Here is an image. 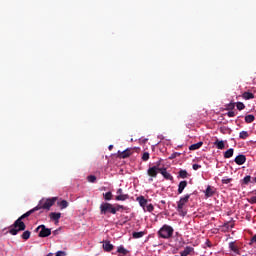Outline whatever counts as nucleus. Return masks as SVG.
<instances>
[{
    "mask_svg": "<svg viewBox=\"0 0 256 256\" xmlns=\"http://www.w3.org/2000/svg\"><path fill=\"white\" fill-rule=\"evenodd\" d=\"M37 209L34 207L33 209L29 210L28 212L24 213L22 216H20L12 226H10L8 233L10 235H17L20 231H25L27 229V225H25V222H23V219H27V217L33 215Z\"/></svg>",
    "mask_w": 256,
    "mask_h": 256,
    "instance_id": "f257e3e1",
    "label": "nucleus"
},
{
    "mask_svg": "<svg viewBox=\"0 0 256 256\" xmlns=\"http://www.w3.org/2000/svg\"><path fill=\"white\" fill-rule=\"evenodd\" d=\"M37 209L34 207L33 209L29 210L28 212L24 213L22 216H20L12 226H10L8 233L10 235H17L20 231H25L27 229V225H25V222H23V219H27V217L33 215Z\"/></svg>",
    "mask_w": 256,
    "mask_h": 256,
    "instance_id": "f03ea898",
    "label": "nucleus"
},
{
    "mask_svg": "<svg viewBox=\"0 0 256 256\" xmlns=\"http://www.w3.org/2000/svg\"><path fill=\"white\" fill-rule=\"evenodd\" d=\"M123 209V206L117 205L116 207L113 206L111 203H102L100 205V213L101 215H107V213H111L112 215H115L117 211H120Z\"/></svg>",
    "mask_w": 256,
    "mask_h": 256,
    "instance_id": "7ed1b4c3",
    "label": "nucleus"
},
{
    "mask_svg": "<svg viewBox=\"0 0 256 256\" xmlns=\"http://www.w3.org/2000/svg\"><path fill=\"white\" fill-rule=\"evenodd\" d=\"M57 201V197H52L48 199H42L39 201L38 205L35 207L36 211H41V209H51L55 205V202Z\"/></svg>",
    "mask_w": 256,
    "mask_h": 256,
    "instance_id": "20e7f679",
    "label": "nucleus"
},
{
    "mask_svg": "<svg viewBox=\"0 0 256 256\" xmlns=\"http://www.w3.org/2000/svg\"><path fill=\"white\" fill-rule=\"evenodd\" d=\"M173 231V227L166 224L158 231V235L162 239H170V237H173Z\"/></svg>",
    "mask_w": 256,
    "mask_h": 256,
    "instance_id": "39448f33",
    "label": "nucleus"
},
{
    "mask_svg": "<svg viewBox=\"0 0 256 256\" xmlns=\"http://www.w3.org/2000/svg\"><path fill=\"white\" fill-rule=\"evenodd\" d=\"M137 201L140 207L144 209V211H148V213H153L155 207L153 206V204H149V201L145 199V196L137 197Z\"/></svg>",
    "mask_w": 256,
    "mask_h": 256,
    "instance_id": "423d86ee",
    "label": "nucleus"
},
{
    "mask_svg": "<svg viewBox=\"0 0 256 256\" xmlns=\"http://www.w3.org/2000/svg\"><path fill=\"white\" fill-rule=\"evenodd\" d=\"M36 233H38V237H49L51 235V229L47 228L45 225H40L35 229Z\"/></svg>",
    "mask_w": 256,
    "mask_h": 256,
    "instance_id": "0eeeda50",
    "label": "nucleus"
},
{
    "mask_svg": "<svg viewBox=\"0 0 256 256\" xmlns=\"http://www.w3.org/2000/svg\"><path fill=\"white\" fill-rule=\"evenodd\" d=\"M158 173H161V168H158L157 166H152L148 168L147 175L151 177L149 181H153L158 175Z\"/></svg>",
    "mask_w": 256,
    "mask_h": 256,
    "instance_id": "6e6552de",
    "label": "nucleus"
},
{
    "mask_svg": "<svg viewBox=\"0 0 256 256\" xmlns=\"http://www.w3.org/2000/svg\"><path fill=\"white\" fill-rule=\"evenodd\" d=\"M191 195L187 194L184 197L180 198V200L177 202V211L181 212L183 211V207H185L186 203H189Z\"/></svg>",
    "mask_w": 256,
    "mask_h": 256,
    "instance_id": "1a4fd4ad",
    "label": "nucleus"
},
{
    "mask_svg": "<svg viewBox=\"0 0 256 256\" xmlns=\"http://www.w3.org/2000/svg\"><path fill=\"white\" fill-rule=\"evenodd\" d=\"M131 155H133V148H127L124 151H118V157H120V159H127V157H131Z\"/></svg>",
    "mask_w": 256,
    "mask_h": 256,
    "instance_id": "9d476101",
    "label": "nucleus"
},
{
    "mask_svg": "<svg viewBox=\"0 0 256 256\" xmlns=\"http://www.w3.org/2000/svg\"><path fill=\"white\" fill-rule=\"evenodd\" d=\"M160 173L162 174L164 179H166L167 181H173V176L171 175V173L167 172V168L162 167L160 169Z\"/></svg>",
    "mask_w": 256,
    "mask_h": 256,
    "instance_id": "9b49d317",
    "label": "nucleus"
},
{
    "mask_svg": "<svg viewBox=\"0 0 256 256\" xmlns=\"http://www.w3.org/2000/svg\"><path fill=\"white\" fill-rule=\"evenodd\" d=\"M103 249L106 253H111V250L115 248L110 241H103Z\"/></svg>",
    "mask_w": 256,
    "mask_h": 256,
    "instance_id": "f8f14e48",
    "label": "nucleus"
},
{
    "mask_svg": "<svg viewBox=\"0 0 256 256\" xmlns=\"http://www.w3.org/2000/svg\"><path fill=\"white\" fill-rule=\"evenodd\" d=\"M234 161H235L236 165H244L245 161H247V157H245V155H243V154H240V155L236 156Z\"/></svg>",
    "mask_w": 256,
    "mask_h": 256,
    "instance_id": "ddd939ff",
    "label": "nucleus"
},
{
    "mask_svg": "<svg viewBox=\"0 0 256 256\" xmlns=\"http://www.w3.org/2000/svg\"><path fill=\"white\" fill-rule=\"evenodd\" d=\"M49 217L52 221L59 223V220L61 219V212H51Z\"/></svg>",
    "mask_w": 256,
    "mask_h": 256,
    "instance_id": "4468645a",
    "label": "nucleus"
},
{
    "mask_svg": "<svg viewBox=\"0 0 256 256\" xmlns=\"http://www.w3.org/2000/svg\"><path fill=\"white\" fill-rule=\"evenodd\" d=\"M117 253H119V256H127L129 255V250L125 249L124 245H120L117 248Z\"/></svg>",
    "mask_w": 256,
    "mask_h": 256,
    "instance_id": "2eb2a0df",
    "label": "nucleus"
},
{
    "mask_svg": "<svg viewBox=\"0 0 256 256\" xmlns=\"http://www.w3.org/2000/svg\"><path fill=\"white\" fill-rule=\"evenodd\" d=\"M185 187H187V181L183 180L178 185V195H181V193H183V191H185Z\"/></svg>",
    "mask_w": 256,
    "mask_h": 256,
    "instance_id": "dca6fc26",
    "label": "nucleus"
},
{
    "mask_svg": "<svg viewBox=\"0 0 256 256\" xmlns=\"http://www.w3.org/2000/svg\"><path fill=\"white\" fill-rule=\"evenodd\" d=\"M214 145L217 147V149H220V150L225 149V142H224L223 140L217 139V140L214 142Z\"/></svg>",
    "mask_w": 256,
    "mask_h": 256,
    "instance_id": "f3484780",
    "label": "nucleus"
},
{
    "mask_svg": "<svg viewBox=\"0 0 256 256\" xmlns=\"http://www.w3.org/2000/svg\"><path fill=\"white\" fill-rule=\"evenodd\" d=\"M215 195V190L211 186H207L206 191H205V196L206 197H213Z\"/></svg>",
    "mask_w": 256,
    "mask_h": 256,
    "instance_id": "a211bd4d",
    "label": "nucleus"
},
{
    "mask_svg": "<svg viewBox=\"0 0 256 256\" xmlns=\"http://www.w3.org/2000/svg\"><path fill=\"white\" fill-rule=\"evenodd\" d=\"M242 98L245 99V101H249V99H255V95L251 92H244Z\"/></svg>",
    "mask_w": 256,
    "mask_h": 256,
    "instance_id": "6ab92c4d",
    "label": "nucleus"
},
{
    "mask_svg": "<svg viewBox=\"0 0 256 256\" xmlns=\"http://www.w3.org/2000/svg\"><path fill=\"white\" fill-rule=\"evenodd\" d=\"M201 147H203V142H198L196 144H192L189 147L190 151H197V149H201Z\"/></svg>",
    "mask_w": 256,
    "mask_h": 256,
    "instance_id": "aec40b11",
    "label": "nucleus"
},
{
    "mask_svg": "<svg viewBox=\"0 0 256 256\" xmlns=\"http://www.w3.org/2000/svg\"><path fill=\"white\" fill-rule=\"evenodd\" d=\"M191 253H193V247L191 246H187L184 251L180 252L181 256H187L190 255Z\"/></svg>",
    "mask_w": 256,
    "mask_h": 256,
    "instance_id": "412c9836",
    "label": "nucleus"
},
{
    "mask_svg": "<svg viewBox=\"0 0 256 256\" xmlns=\"http://www.w3.org/2000/svg\"><path fill=\"white\" fill-rule=\"evenodd\" d=\"M233 153H235L233 148L228 149L226 152H224V159H231V157H233Z\"/></svg>",
    "mask_w": 256,
    "mask_h": 256,
    "instance_id": "4be33fe9",
    "label": "nucleus"
},
{
    "mask_svg": "<svg viewBox=\"0 0 256 256\" xmlns=\"http://www.w3.org/2000/svg\"><path fill=\"white\" fill-rule=\"evenodd\" d=\"M127 199H129L127 194H120L115 197L116 201H127Z\"/></svg>",
    "mask_w": 256,
    "mask_h": 256,
    "instance_id": "5701e85b",
    "label": "nucleus"
},
{
    "mask_svg": "<svg viewBox=\"0 0 256 256\" xmlns=\"http://www.w3.org/2000/svg\"><path fill=\"white\" fill-rule=\"evenodd\" d=\"M21 238L24 239V241H27L31 238V231L26 230L22 233Z\"/></svg>",
    "mask_w": 256,
    "mask_h": 256,
    "instance_id": "b1692460",
    "label": "nucleus"
},
{
    "mask_svg": "<svg viewBox=\"0 0 256 256\" xmlns=\"http://www.w3.org/2000/svg\"><path fill=\"white\" fill-rule=\"evenodd\" d=\"M178 177H180V179H187V177H189V174L187 173V170H180Z\"/></svg>",
    "mask_w": 256,
    "mask_h": 256,
    "instance_id": "393cba45",
    "label": "nucleus"
},
{
    "mask_svg": "<svg viewBox=\"0 0 256 256\" xmlns=\"http://www.w3.org/2000/svg\"><path fill=\"white\" fill-rule=\"evenodd\" d=\"M253 121H255V116L253 114H249L245 116L246 123H253Z\"/></svg>",
    "mask_w": 256,
    "mask_h": 256,
    "instance_id": "a878e982",
    "label": "nucleus"
},
{
    "mask_svg": "<svg viewBox=\"0 0 256 256\" xmlns=\"http://www.w3.org/2000/svg\"><path fill=\"white\" fill-rule=\"evenodd\" d=\"M143 235H145V232H133L132 233L133 239H141V237H143Z\"/></svg>",
    "mask_w": 256,
    "mask_h": 256,
    "instance_id": "bb28decb",
    "label": "nucleus"
},
{
    "mask_svg": "<svg viewBox=\"0 0 256 256\" xmlns=\"http://www.w3.org/2000/svg\"><path fill=\"white\" fill-rule=\"evenodd\" d=\"M58 205L61 209H67V207H69V202H67V200H62Z\"/></svg>",
    "mask_w": 256,
    "mask_h": 256,
    "instance_id": "cd10ccee",
    "label": "nucleus"
},
{
    "mask_svg": "<svg viewBox=\"0 0 256 256\" xmlns=\"http://www.w3.org/2000/svg\"><path fill=\"white\" fill-rule=\"evenodd\" d=\"M103 197H104L105 201H111V199H113V193L106 192L103 194Z\"/></svg>",
    "mask_w": 256,
    "mask_h": 256,
    "instance_id": "c85d7f7f",
    "label": "nucleus"
},
{
    "mask_svg": "<svg viewBox=\"0 0 256 256\" xmlns=\"http://www.w3.org/2000/svg\"><path fill=\"white\" fill-rule=\"evenodd\" d=\"M249 183H251V176L248 175L243 178L242 185H249Z\"/></svg>",
    "mask_w": 256,
    "mask_h": 256,
    "instance_id": "c756f323",
    "label": "nucleus"
},
{
    "mask_svg": "<svg viewBox=\"0 0 256 256\" xmlns=\"http://www.w3.org/2000/svg\"><path fill=\"white\" fill-rule=\"evenodd\" d=\"M240 139H247L249 137V132L247 131H241L239 134Z\"/></svg>",
    "mask_w": 256,
    "mask_h": 256,
    "instance_id": "7c9ffc66",
    "label": "nucleus"
},
{
    "mask_svg": "<svg viewBox=\"0 0 256 256\" xmlns=\"http://www.w3.org/2000/svg\"><path fill=\"white\" fill-rule=\"evenodd\" d=\"M236 107L238 111H243V109H245V104L243 102H237Z\"/></svg>",
    "mask_w": 256,
    "mask_h": 256,
    "instance_id": "2f4dec72",
    "label": "nucleus"
},
{
    "mask_svg": "<svg viewBox=\"0 0 256 256\" xmlns=\"http://www.w3.org/2000/svg\"><path fill=\"white\" fill-rule=\"evenodd\" d=\"M87 181L89 183H95L97 181V177L95 175H90L87 177Z\"/></svg>",
    "mask_w": 256,
    "mask_h": 256,
    "instance_id": "473e14b6",
    "label": "nucleus"
},
{
    "mask_svg": "<svg viewBox=\"0 0 256 256\" xmlns=\"http://www.w3.org/2000/svg\"><path fill=\"white\" fill-rule=\"evenodd\" d=\"M231 181H233V179H231V178H223L222 179L223 185H229V183H231Z\"/></svg>",
    "mask_w": 256,
    "mask_h": 256,
    "instance_id": "72a5a7b5",
    "label": "nucleus"
},
{
    "mask_svg": "<svg viewBox=\"0 0 256 256\" xmlns=\"http://www.w3.org/2000/svg\"><path fill=\"white\" fill-rule=\"evenodd\" d=\"M142 161H149V152H144L143 153Z\"/></svg>",
    "mask_w": 256,
    "mask_h": 256,
    "instance_id": "f704fd0d",
    "label": "nucleus"
},
{
    "mask_svg": "<svg viewBox=\"0 0 256 256\" xmlns=\"http://www.w3.org/2000/svg\"><path fill=\"white\" fill-rule=\"evenodd\" d=\"M227 109H228L229 111H232V109H235V103L230 102V103L227 105Z\"/></svg>",
    "mask_w": 256,
    "mask_h": 256,
    "instance_id": "c9c22d12",
    "label": "nucleus"
},
{
    "mask_svg": "<svg viewBox=\"0 0 256 256\" xmlns=\"http://www.w3.org/2000/svg\"><path fill=\"white\" fill-rule=\"evenodd\" d=\"M248 202L251 203V205H255V203H256V196L250 197Z\"/></svg>",
    "mask_w": 256,
    "mask_h": 256,
    "instance_id": "e433bc0d",
    "label": "nucleus"
},
{
    "mask_svg": "<svg viewBox=\"0 0 256 256\" xmlns=\"http://www.w3.org/2000/svg\"><path fill=\"white\" fill-rule=\"evenodd\" d=\"M176 157H179V153L175 152V153H172L169 157V159H175Z\"/></svg>",
    "mask_w": 256,
    "mask_h": 256,
    "instance_id": "4c0bfd02",
    "label": "nucleus"
},
{
    "mask_svg": "<svg viewBox=\"0 0 256 256\" xmlns=\"http://www.w3.org/2000/svg\"><path fill=\"white\" fill-rule=\"evenodd\" d=\"M192 168L194 169V171H197V170L201 169V165L193 164Z\"/></svg>",
    "mask_w": 256,
    "mask_h": 256,
    "instance_id": "58836bf2",
    "label": "nucleus"
},
{
    "mask_svg": "<svg viewBox=\"0 0 256 256\" xmlns=\"http://www.w3.org/2000/svg\"><path fill=\"white\" fill-rule=\"evenodd\" d=\"M67 253L65 251H58L56 252V256H65Z\"/></svg>",
    "mask_w": 256,
    "mask_h": 256,
    "instance_id": "ea45409f",
    "label": "nucleus"
},
{
    "mask_svg": "<svg viewBox=\"0 0 256 256\" xmlns=\"http://www.w3.org/2000/svg\"><path fill=\"white\" fill-rule=\"evenodd\" d=\"M253 243H256V234L251 238L249 245H253Z\"/></svg>",
    "mask_w": 256,
    "mask_h": 256,
    "instance_id": "a19ab883",
    "label": "nucleus"
},
{
    "mask_svg": "<svg viewBox=\"0 0 256 256\" xmlns=\"http://www.w3.org/2000/svg\"><path fill=\"white\" fill-rule=\"evenodd\" d=\"M228 117H235V113L233 111L227 112Z\"/></svg>",
    "mask_w": 256,
    "mask_h": 256,
    "instance_id": "79ce46f5",
    "label": "nucleus"
},
{
    "mask_svg": "<svg viewBox=\"0 0 256 256\" xmlns=\"http://www.w3.org/2000/svg\"><path fill=\"white\" fill-rule=\"evenodd\" d=\"M154 167H157L158 169H161V161L156 162V164L154 165Z\"/></svg>",
    "mask_w": 256,
    "mask_h": 256,
    "instance_id": "37998d69",
    "label": "nucleus"
},
{
    "mask_svg": "<svg viewBox=\"0 0 256 256\" xmlns=\"http://www.w3.org/2000/svg\"><path fill=\"white\" fill-rule=\"evenodd\" d=\"M116 193L117 195H123V189L119 188Z\"/></svg>",
    "mask_w": 256,
    "mask_h": 256,
    "instance_id": "c03bdc74",
    "label": "nucleus"
},
{
    "mask_svg": "<svg viewBox=\"0 0 256 256\" xmlns=\"http://www.w3.org/2000/svg\"><path fill=\"white\" fill-rule=\"evenodd\" d=\"M206 245L209 248L213 247V244H211V241H209V240L206 241Z\"/></svg>",
    "mask_w": 256,
    "mask_h": 256,
    "instance_id": "a18cd8bd",
    "label": "nucleus"
},
{
    "mask_svg": "<svg viewBox=\"0 0 256 256\" xmlns=\"http://www.w3.org/2000/svg\"><path fill=\"white\" fill-rule=\"evenodd\" d=\"M230 249H231L232 251H237V248H235V246H234L233 244L230 245Z\"/></svg>",
    "mask_w": 256,
    "mask_h": 256,
    "instance_id": "49530a36",
    "label": "nucleus"
},
{
    "mask_svg": "<svg viewBox=\"0 0 256 256\" xmlns=\"http://www.w3.org/2000/svg\"><path fill=\"white\" fill-rule=\"evenodd\" d=\"M108 149H109V151H112L113 150V145H109Z\"/></svg>",
    "mask_w": 256,
    "mask_h": 256,
    "instance_id": "de8ad7c7",
    "label": "nucleus"
},
{
    "mask_svg": "<svg viewBox=\"0 0 256 256\" xmlns=\"http://www.w3.org/2000/svg\"><path fill=\"white\" fill-rule=\"evenodd\" d=\"M224 227H226L227 229H229V223H226V224L224 225Z\"/></svg>",
    "mask_w": 256,
    "mask_h": 256,
    "instance_id": "09e8293b",
    "label": "nucleus"
},
{
    "mask_svg": "<svg viewBox=\"0 0 256 256\" xmlns=\"http://www.w3.org/2000/svg\"><path fill=\"white\" fill-rule=\"evenodd\" d=\"M161 203H162L163 205H165V200H161Z\"/></svg>",
    "mask_w": 256,
    "mask_h": 256,
    "instance_id": "8fccbe9b",
    "label": "nucleus"
},
{
    "mask_svg": "<svg viewBox=\"0 0 256 256\" xmlns=\"http://www.w3.org/2000/svg\"><path fill=\"white\" fill-rule=\"evenodd\" d=\"M230 229H233V225L230 226Z\"/></svg>",
    "mask_w": 256,
    "mask_h": 256,
    "instance_id": "3c124183",
    "label": "nucleus"
}]
</instances>
